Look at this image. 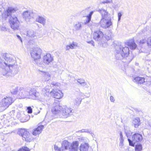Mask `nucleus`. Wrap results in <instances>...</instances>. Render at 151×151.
Here are the masks:
<instances>
[{"label": "nucleus", "instance_id": "obj_1", "mask_svg": "<svg viewBox=\"0 0 151 151\" xmlns=\"http://www.w3.org/2000/svg\"><path fill=\"white\" fill-rule=\"evenodd\" d=\"M1 56L5 60L4 62L5 65L0 58V74L6 76H14L18 72L19 68L16 61L7 53H3Z\"/></svg>", "mask_w": 151, "mask_h": 151}, {"label": "nucleus", "instance_id": "obj_2", "mask_svg": "<svg viewBox=\"0 0 151 151\" xmlns=\"http://www.w3.org/2000/svg\"><path fill=\"white\" fill-rule=\"evenodd\" d=\"M17 10V8L9 7L2 13L3 18L5 20H8L11 28L14 30H18L19 27V22L14 14Z\"/></svg>", "mask_w": 151, "mask_h": 151}, {"label": "nucleus", "instance_id": "obj_3", "mask_svg": "<svg viewBox=\"0 0 151 151\" xmlns=\"http://www.w3.org/2000/svg\"><path fill=\"white\" fill-rule=\"evenodd\" d=\"M98 12L101 17V19L100 22L101 27L104 29L109 28L112 24L110 14L106 10L103 9H99Z\"/></svg>", "mask_w": 151, "mask_h": 151}, {"label": "nucleus", "instance_id": "obj_4", "mask_svg": "<svg viewBox=\"0 0 151 151\" xmlns=\"http://www.w3.org/2000/svg\"><path fill=\"white\" fill-rule=\"evenodd\" d=\"M129 53V47H123L121 44L115 47V56L117 60H121L127 57Z\"/></svg>", "mask_w": 151, "mask_h": 151}, {"label": "nucleus", "instance_id": "obj_5", "mask_svg": "<svg viewBox=\"0 0 151 151\" xmlns=\"http://www.w3.org/2000/svg\"><path fill=\"white\" fill-rule=\"evenodd\" d=\"M104 34L102 31L98 30L94 32L93 34V39L101 46L105 47L106 44L103 37Z\"/></svg>", "mask_w": 151, "mask_h": 151}, {"label": "nucleus", "instance_id": "obj_6", "mask_svg": "<svg viewBox=\"0 0 151 151\" xmlns=\"http://www.w3.org/2000/svg\"><path fill=\"white\" fill-rule=\"evenodd\" d=\"M63 109V107L60 105V104L58 101H55L53 104L51 111L53 114L58 115L60 117V115L61 112V110Z\"/></svg>", "mask_w": 151, "mask_h": 151}, {"label": "nucleus", "instance_id": "obj_7", "mask_svg": "<svg viewBox=\"0 0 151 151\" xmlns=\"http://www.w3.org/2000/svg\"><path fill=\"white\" fill-rule=\"evenodd\" d=\"M42 53L41 49L39 47H34L32 50L30 52V54L32 57L34 59V61H37L38 59H40Z\"/></svg>", "mask_w": 151, "mask_h": 151}, {"label": "nucleus", "instance_id": "obj_8", "mask_svg": "<svg viewBox=\"0 0 151 151\" xmlns=\"http://www.w3.org/2000/svg\"><path fill=\"white\" fill-rule=\"evenodd\" d=\"M73 110V109L70 107H65L61 110L60 117L67 118L69 115H72Z\"/></svg>", "mask_w": 151, "mask_h": 151}, {"label": "nucleus", "instance_id": "obj_9", "mask_svg": "<svg viewBox=\"0 0 151 151\" xmlns=\"http://www.w3.org/2000/svg\"><path fill=\"white\" fill-rule=\"evenodd\" d=\"M43 63L46 65H49V66L55 67V65L52 66L51 65V63L53 60V58L51 57V55L49 54H47L45 55L42 58Z\"/></svg>", "mask_w": 151, "mask_h": 151}, {"label": "nucleus", "instance_id": "obj_10", "mask_svg": "<svg viewBox=\"0 0 151 151\" xmlns=\"http://www.w3.org/2000/svg\"><path fill=\"white\" fill-rule=\"evenodd\" d=\"M17 134L22 137L23 140L26 141H29V133L25 129H21L19 130Z\"/></svg>", "mask_w": 151, "mask_h": 151}, {"label": "nucleus", "instance_id": "obj_11", "mask_svg": "<svg viewBox=\"0 0 151 151\" xmlns=\"http://www.w3.org/2000/svg\"><path fill=\"white\" fill-rule=\"evenodd\" d=\"M28 98L33 99H35L38 98L39 93L37 92L34 88H31L30 89H28Z\"/></svg>", "mask_w": 151, "mask_h": 151}, {"label": "nucleus", "instance_id": "obj_12", "mask_svg": "<svg viewBox=\"0 0 151 151\" xmlns=\"http://www.w3.org/2000/svg\"><path fill=\"white\" fill-rule=\"evenodd\" d=\"M18 95L17 98L18 99H24L28 98V89H24L23 88H20L18 91Z\"/></svg>", "mask_w": 151, "mask_h": 151}, {"label": "nucleus", "instance_id": "obj_13", "mask_svg": "<svg viewBox=\"0 0 151 151\" xmlns=\"http://www.w3.org/2000/svg\"><path fill=\"white\" fill-rule=\"evenodd\" d=\"M50 94L53 97L58 99H60L63 96V94L61 91L57 89L51 91Z\"/></svg>", "mask_w": 151, "mask_h": 151}, {"label": "nucleus", "instance_id": "obj_14", "mask_svg": "<svg viewBox=\"0 0 151 151\" xmlns=\"http://www.w3.org/2000/svg\"><path fill=\"white\" fill-rule=\"evenodd\" d=\"M12 99L11 97L7 96L4 97L2 100V105L5 108L8 107L13 102Z\"/></svg>", "mask_w": 151, "mask_h": 151}, {"label": "nucleus", "instance_id": "obj_15", "mask_svg": "<svg viewBox=\"0 0 151 151\" xmlns=\"http://www.w3.org/2000/svg\"><path fill=\"white\" fill-rule=\"evenodd\" d=\"M80 151H93L91 147L88 143H84L81 144L80 146Z\"/></svg>", "mask_w": 151, "mask_h": 151}, {"label": "nucleus", "instance_id": "obj_16", "mask_svg": "<svg viewBox=\"0 0 151 151\" xmlns=\"http://www.w3.org/2000/svg\"><path fill=\"white\" fill-rule=\"evenodd\" d=\"M78 144V142L77 141L73 142L72 143H70L68 149L69 151H77Z\"/></svg>", "mask_w": 151, "mask_h": 151}, {"label": "nucleus", "instance_id": "obj_17", "mask_svg": "<svg viewBox=\"0 0 151 151\" xmlns=\"http://www.w3.org/2000/svg\"><path fill=\"white\" fill-rule=\"evenodd\" d=\"M22 16L24 20L27 23L31 21L30 11H26L23 12L22 13Z\"/></svg>", "mask_w": 151, "mask_h": 151}, {"label": "nucleus", "instance_id": "obj_18", "mask_svg": "<svg viewBox=\"0 0 151 151\" xmlns=\"http://www.w3.org/2000/svg\"><path fill=\"white\" fill-rule=\"evenodd\" d=\"M44 128V126L42 125L38 126L37 128H35L33 130L32 134L34 136L40 134L42 132Z\"/></svg>", "mask_w": 151, "mask_h": 151}, {"label": "nucleus", "instance_id": "obj_19", "mask_svg": "<svg viewBox=\"0 0 151 151\" xmlns=\"http://www.w3.org/2000/svg\"><path fill=\"white\" fill-rule=\"evenodd\" d=\"M134 82L138 84H143L145 82V78L143 77L137 76L134 78Z\"/></svg>", "mask_w": 151, "mask_h": 151}, {"label": "nucleus", "instance_id": "obj_20", "mask_svg": "<svg viewBox=\"0 0 151 151\" xmlns=\"http://www.w3.org/2000/svg\"><path fill=\"white\" fill-rule=\"evenodd\" d=\"M70 143L68 142L67 140H64L61 143V150L64 151L65 150L68 149Z\"/></svg>", "mask_w": 151, "mask_h": 151}, {"label": "nucleus", "instance_id": "obj_21", "mask_svg": "<svg viewBox=\"0 0 151 151\" xmlns=\"http://www.w3.org/2000/svg\"><path fill=\"white\" fill-rule=\"evenodd\" d=\"M83 94L82 93H78L76 96V98L75 101V104L79 106L81 103V101L83 98L81 97Z\"/></svg>", "mask_w": 151, "mask_h": 151}, {"label": "nucleus", "instance_id": "obj_22", "mask_svg": "<svg viewBox=\"0 0 151 151\" xmlns=\"http://www.w3.org/2000/svg\"><path fill=\"white\" fill-rule=\"evenodd\" d=\"M51 88L50 86H46L45 88L42 89V93L45 96H49L50 94V88Z\"/></svg>", "mask_w": 151, "mask_h": 151}, {"label": "nucleus", "instance_id": "obj_23", "mask_svg": "<svg viewBox=\"0 0 151 151\" xmlns=\"http://www.w3.org/2000/svg\"><path fill=\"white\" fill-rule=\"evenodd\" d=\"M142 139V136L140 134L136 133L133 135V140L135 142H140Z\"/></svg>", "mask_w": 151, "mask_h": 151}, {"label": "nucleus", "instance_id": "obj_24", "mask_svg": "<svg viewBox=\"0 0 151 151\" xmlns=\"http://www.w3.org/2000/svg\"><path fill=\"white\" fill-rule=\"evenodd\" d=\"M126 135L128 138V140L129 142V144L130 146H132V141L131 139H132V132L130 131H128L127 132H125Z\"/></svg>", "mask_w": 151, "mask_h": 151}, {"label": "nucleus", "instance_id": "obj_25", "mask_svg": "<svg viewBox=\"0 0 151 151\" xmlns=\"http://www.w3.org/2000/svg\"><path fill=\"white\" fill-rule=\"evenodd\" d=\"M94 12V11H91L89 13L88 15H87L86 18L85 20L84 23L85 24H86L88 23L91 21V16Z\"/></svg>", "mask_w": 151, "mask_h": 151}, {"label": "nucleus", "instance_id": "obj_26", "mask_svg": "<svg viewBox=\"0 0 151 151\" xmlns=\"http://www.w3.org/2000/svg\"><path fill=\"white\" fill-rule=\"evenodd\" d=\"M36 21L44 25L45 24L46 19L42 16H39L36 19Z\"/></svg>", "mask_w": 151, "mask_h": 151}, {"label": "nucleus", "instance_id": "obj_27", "mask_svg": "<svg viewBox=\"0 0 151 151\" xmlns=\"http://www.w3.org/2000/svg\"><path fill=\"white\" fill-rule=\"evenodd\" d=\"M43 76L45 78V81H48L50 79V75L48 72H43Z\"/></svg>", "mask_w": 151, "mask_h": 151}, {"label": "nucleus", "instance_id": "obj_28", "mask_svg": "<svg viewBox=\"0 0 151 151\" xmlns=\"http://www.w3.org/2000/svg\"><path fill=\"white\" fill-rule=\"evenodd\" d=\"M77 45L76 42H73L72 43L66 46V50H69L70 49H73L74 47L77 46Z\"/></svg>", "mask_w": 151, "mask_h": 151}, {"label": "nucleus", "instance_id": "obj_29", "mask_svg": "<svg viewBox=\"0 0 151 151\" xmlns=\"http://www.w3.org/2000/svg\"><path fill=\"white\" fill-rule=\"evenodd\" d=\"M135 127H137L140 124V120L139 118L134 119L133 122Z\"/></svg>", "mask_w": 151, "mask_h": 151}, {"label": "nucleus", "instance_id": "obj_30", "mask_svg": "<svg viewBox=\"0 0 151 151\" xmlns=\"http://www.w3.org/2000/svg\"><path fill=\"white\" fill-rule=\"evenodd\" d=\"M36 32L33 30H30L27 31V36L29 37H34L36 36Z\"/></svg>", "mask_w": 151, "mask_h": 151}, {"label": "nucleus", "instance_id": "obj_31", "mask_svg": "<svg viewBox=\"0 0 151 151\" xmlns=\"http://www.w3.org/2000/svg\"><path fill=\"white\" fill-rule=\"evenodd\" d=\"M37 16V14L36 12L30 11V17L31 19H32L36 18Z\"/></svg>", "mask_w": 151, "mask_h": 151}, {"label": "nucleus", "instance_id": "obj_32", "mask_svg": "<svg viewBox=\"0 0 151 151\" xmlns=\"http://www.w3.org/2000/svg\"><path fill=\"white\" fill-rule=\"evenodd\" d=\"M142 149V147L141 144H137L135 145V151H141Z\"/></svg>", "mask_w": 151, "mask_h": 151}, {"label": "nucleus", "instance_id": "obj_33", "mask_svg": "<svg viewBox=\"0 0 151 151\" xmlns=\"http://www.w3.org/2000/svg\"><path fill=\"white\" fill-rule=\"evenodd\" d=\"M82 27L81 22H78L74 25V27L76 30L80 29Z\"/></svg>", "mask_w": 151, "mask_h": 151}, {"label": "nucleus", "instance_id": "obj_34", "mask_svg": "<svg viewBox=\"0 0 151 151\" xmlns=\"http://www.w3.org/2000/svg\"><path fill=\"white\" fill-rule=\"evenodd\" d=\"M30 149L26 146L22 147L17 151H30Z\"/></svg>", "mask_w": 151, "mask_h": 151}, {"label": "nucleus", "instance_id": "obj_35", "mask_svg": "<svg viewBox=\"0 0 151 151\" xmlns=\"http://www.w3.org/2000/svg\"><path fill=\"white\" fill-rule=\"evenodd\" d=\"M112 36V33L111 32H110L107 35H106L105 36V38L106 40L108 41L111 39Z\"/></svg>", "mask_w": 151, "mask_h": 151}, {"label": "nucleus", "instance_id": "obj_36", "mask_svg": "<svg viewBox=\"0 0 151 151\" xmlns=\"http://www.w3.org/2000/svg\"><path fill=\"white\" fill-rule=\"evenodd\" d=\"M78 132H87L91 134L92 136H93L92 134H93L91 131H89L88 129H82L81 130L79 131Z\"/></svg>", "mask_w": 151, "mask_h": 151}, {"label": "nucleus", "instance_id": "obj_37", "mask_svg": "<svg viewBox=\"0 0 151 151\" xmlns=\"http://www.w3.org/2000/svg\"><path fill=\"white\" fill-rule=\"evenodd\" d=\"M126 45L129 46L131 49H132V40H129L127 41L126 43Z\"/></svg>", "mask_w": 151, "mask_h": 151}, {"label": "nucleus", "instance_id": "obj_38", "mask_svg": "<svg viewBox=\"0 0 151 151\" xmlns=\"http://www.w3.org/2000/svg\"><path fill=\"white\" fill-rule=\"evenodd\" d=\"M88 10L86 9L82 11L81 12V13L83 15V17H86L87 15H88L87 14L88 13Z\"/></svg>", "mask_w": 151, "mask_h": 151}, {"label": "nucleus", "instance_id": "obj_39", "mask_svg": "<svg viewBox=\"0 0 151 151\" xmlns=\"http://www.w3.org/2000/svg\"><path fill=\"white\" fill-rule=\"evenodd\" d=\"M40 59H38L37 60V61H34L36 63L37 65L39 66H42L43 65V62H42L40 61Z\"/></svg>", "mask_w": 151, "mask_h": 151}, {"label": "nucleus", "instance_id": "obj_40", "mask_svg": "<svg viewBox=\"0 0 151 151\" xmlns=\"http://www.w3.org/2000/svg\"><path fill=\"white\" fill-rule=\"evenodd\" d=\"M18 87H17L13 89V90L11 91V93L12 94H15L18 92Z\"/></svg>", "mask_w": 151, "mask_h": 151}, {"label": "nucleus", "instance_id": "obj_41", "mask_svg": "<svg viewBox=\"0 0 151 151\" xmlns=\"http://www.w3.org/2000/svg\"><path fill=\"white\" fill-rule=\"evenodd\" d=\"M120 143L119 144V146L120 148H122L124 146V139H119Z\"/></svg>", "mask_w": 151, "mask_h": 151}, {"label": "nucleus", "instance_id": "obj_42", "mask_svg": "<svg viewBox=\"0 0 151 151\" xmlns=\"http://www.w3.org/2000/svg\"><path fill=\"white\" fill-rule=\"evenodd\" d=\"M146 41V40L145 39H142L141 40L137 42L138 45H140L141 44L145 43Z\"/></svg>", "mask_w": 151, "mask_h": 151}, {"label": "nucleus", "instance_id": "obj_43", "mask_svg": "<svg viewBox=\"0 0 151 151\" xmlns=\"http://www.w3.org/2000/svg\"><path fill=\"white\" fill-rule=\"evenodd\" d=\"M147 43L148 46L151 47V36L147 39Z\"/></svg>", "mask_w": 151, "mask_h": 151}, {"label": "nucleus", "instance_id": "obj_44", "mask_svg": "<svg viewBox=\"0 0 151 151\" xmlns=\"http://www.w3.org/2000/svg\"><path fill=\"white\" fill-rule=\"evenodd\" d=\"M61 147H59L58 146L55 145L54 146V149L58 151H63L61 149Z\"/></svg>", "mask_w": 151, "mask_h": 151}, {"label": "nucleus", "instance_id": "obj_45", "mask_svg": "<svg viewBox=\"0 0 151 151\" xmlns=\"http://www.w3.org/2000/svg\"><path fill=\"white\" fill-rule=\"evenodd\" d=\"M85 80L83 78L78 79L77 80V82L81 85L84 82Z\"/></svg>", "mask_w": 151, "mask_h": 151}, {"label": "nucleus", "instance_id": "obj_46", "mask_svg": "<svg viewBox=\"0 0 151 151\" xmlns=\"http://www.w3.org/2000/svg\"><path fill=\"white\" fill-rule=\"evenodd\" d=\"M122 15V13L121 12H119L118 14V22L120 21L121 20V17Z\"/></svg>", "mask_w": 151, "mask_h": 151}, {"label": "nucleus", "instance_id": "obj_47", "mask_svg": "<svg viewBox=\"0 0 151 151\" xmlns=\"http://www.w3.org/2000/svg\"><path fill=\"white\" fill-rule=\"evenodd\" d=\"M27 110L28 113L30 114L32 112V109L30 106H29L27 108Z\"/></svg>", "mask_w": 151, "mask_h": 151}, {"label": "nucleus", "instance_id": "obj_48", "mask_svg": "<svg viewBox=\"0 0 151 151\" xmlns=\"http://www.w3.org/2000/svg\"><path fill=\"white\" fill-rule=\"evenodd\" d=\"M112 2V0H104L102 2V3L104 4L105 3H110Z\"/></svg>", "mask_w": 151, "mask_h": 151}, {"label": "nucleus", "instance_id": "obj_49", "mask_svg": "<svg viewBox=\"0 0 151 151\" xmlns=\"http://www.w3.org/2000/svg\"><path fill=\"white\" fill-rule=\"evenodd\" d=\"M87 42L88 43L91 44L93 46H95L94 42L92 40H91L90 41H87Z\"/></svg>", "mask_w": 151, "mask_h": 151}, {"label": "nucleus", "instance_id": "obj_50", "mask_svg": "<svg viewBox=\"0 0 151 151\" xmlns=\"http://www.w3.org/2000/svg\"><path fill=\"white\" fill-rule=\"evenodd\" d=\"M16 37H17V38L20 41L22 42V38L21 37H20V36H19V35H16Z\"/></svg>", "mask_w": 151, "mask_h": 151}, {"label": "nucleus", "instance_id": "obj_51", "mask_svg": "<svg viewBox=\"0 0 151 151\" xmlns=\"http://www.w3.org/2000/svg\"><path fill=\"white\" fill-rule=\"evenodd\" d=\"M137 47V45L134 43L133 42V49H135Z\"/></svg>", "mask_w": 151, "mask_h": 151}, {"label": "nucleus", "instance_id": "obj_52", "mask_svg": "<svg viewBox=\"0 0 151 151\" xmlns=\"http://www.w3.org/2000/svg\"><path fill=\"white\" fill-rule=\"evenodd\" d=\"M110 100L112 102H114L115 100L114 99L113 97L111 96L110 97Z\"/></svg>", "mask_w": 151, "mask_h": 151}, {"label": "nucleus", "instance_id": "obj_53", "mask_svg": "<svg viewBox=\"0 0 151 151\" xmlns=\"http://www.w3.org/2000/svg\"><path fill=\"white\" fill-rule=\"evenodd\" d=\"M119 134H120V139H124L122 133V132H121V131L120 132Z\"/></svg>", "mask_w": 151, "mask_h": 151}, {"label": "nucleus", "instance_id": "obj_54", "mask_svg": "<svg viewBox=\"0 0 151 151\" xmlns=\"http://www.w3.org/2000/svg\"><path fill=\"white\" fill-rule=\"evenodd\" d=\"M0 29L1 30L5 31L6 30V28L5 27H0Z\"/></svg>", "mask_w": 151, "mask_h": 151}, {"label": "nucleus", "instance_id": "obj_55", "mask_svg": "<svg viewBox=\"0 0 151 151\" xmlns=\"http://www.w3.org/2000/svg\"><path fill=\"white\" fill-rule=\"evenodd\" d=\"M89 85H88L87 83L86 85H85V86H84L85 88H88L89 87V85H90L89 83H88Z\"/></svg>", "mask_w": 151, "mask_h": 151}, {"label": "nucleus", "instance_id": "obj_56", "mask_svg": "<svg viewBox=\"0 0 151 151\" xmlns=\"http://www.w3.org/2000/svg\"><path fill=\"white\" fill-rule=\"evenodd\" d=\"M86 82H85V81H84V82L83 83V84H82L81 85V86L84 87L85 86V85H86Z\"/></svg>", "mask_w": 151, "mask_h": 151}, {"label": "nucleus", "instance_id": "obj_57", "mask_svg": "<svg viewBox=\"0 0 151 151\" xmlns=\"http://www.w3.org/2000/svg\"><path fill=\"white\" fill-rule=\"evenodd\" d=\"M57 84H58L57 83H52V85H54V86H57Z\"/></svg>", "mask_w": 151, "mask_h": 151}, {"label": "nucleus", "instance_id": "obj_58", "mask_svg": "<svg viewBox=\"0 0 151 151\" xmlns=\"http://www.w3.org/2000/svg\"><path fill=\"white\" fill-rule=\"evenodd\" d=\"M13 132L12 131V132H8V133H5V134H11V133H12Z\"/></svg>", "mask_w": 151, "mask_h": 151}, {"label": "nucleus", "instance_id": "obj_59", "mask_svg": "<svg viewBox=\"0 0 151 151\" xmlns=\"http://www.w3.org/2000/svg\"><path fill=\"white\" fill-rule=\"evenodd\" d=\"M2 127V126L1 124V123L0 122V129H1Z\"/></svg>", "mask_w": 151, "mask_h": 151}, {"label": "nucleus", "instance_id": "obj_60", "mask_svg": "<svg viewBox=\"0 0 151 151\" xmlns=\"http://www.w3.org/2000/svg\"><path fill=\"white\" fill-rule=\"evenodd\" d=\"M2 5H0V8H1L2 7Z\"/></svg>", "mask_w": 151, "mask_h": 151}, {"label": "nucleus", "instance_id": "obj_61", "mask_svg": "<svg viewBox=\"0 0 151 151\" xmlns=\"http://www.w3.org/2000/svg\"><path fill=\"white\" fill-rule=\"evenodd\" d=\"M132 58L131 59H130V61H129V62H131V61L132 60Z\"/></svg>", "mask_w": 151, "mask_h": 151}, {"label": "nucleus", "instance_id": "obj_62", "mask_svg": "<svg viewBox=\"0 0 151 151\" xmlns=\"http://www.w3.org/2000/svg\"><path fill=\"white\" fill-rule=\"evenodd\" d=\"M132 146H133V147H134V144H133Z\"/></svg>", "mask_w": 151, "mask_h": 151}]
</instances>
